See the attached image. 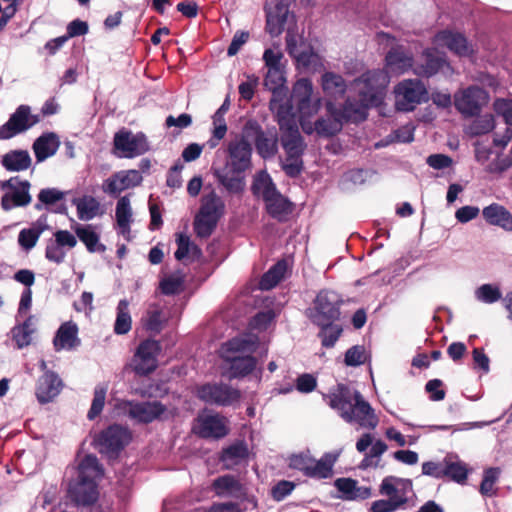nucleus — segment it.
<instances>
[{
	"label": "nucleus",
	"instance_id": "49530a36",
	"mask_svg": "<svg viewBox=\"0 0 512 512\" xmlns=\"http://www.w3.org/2000/svg\"><path fill=\"white\" fill-rule=\"evenodd\" d=\"M268 213L278 219H283L291 212V203L278 191L264 200Z\"/></svg>",
	"mask_w": 512,
	"mask_h": 512
},
{
	"label": "nucleus",
	"instance_id": "ea45409f",
	"mask_svg": "<svg viewBox=\"0 0 512 512\" xmlns=\"http://www.w3.org/2000/svg\"><path fill=\"white\" fill-rule=\"evenodd\" d=\"M46 228V219L39 218L30 228L22 229L18 235V244L26 251L31 250L38 242Z\"/></svg>",
	"mask_w": 512,
	"mask_h": 512
},
{
	"label": "nucleus",
	"instance_id": "774afa93",
	"mask_svg": "<svg viewBox=\"0 0 512 512\" xmlns=\"http://www.w3.org/2000/svg\"><path fill=\"white\" fill-rule=\"evenodd\" d=\"M202 512H243L237 502H215L209 507L203 508Z\"/></svg>",
	"mask_w": 512,
	"mask_h": 512
},
{
	"label": "nucleus",
	"instance_id": "4be33fe9",
	"mask_svg": "<svg viewBox=\"0 0 512 512\" xmlns=\"http://www.w3.org/2000/svg\"><path fill=\"white\" fill-rule=\"evenodd\" d=\"M433 45L436 49L447 47L451 52L460 57L471 56L475 49L467 39L458 32L441 31L435 35Z\"/></svg>",
	"mask_w": 512,
	"mask_h": 512
},
{
	"label": "nucleus",
	"instance_id": "a19ab883",
	"mask_svg": "<svg viewBox=\"0 0 512 512\" xmlns=\"http://www.w3.org/2000/svg\"><path fill=\"white\" fill-rule=\"evenodd\" d=\"M59 147V141L54 134L40 136L33 144L37 161L41 162L53 156Z\"/></svg>",
	"mask_w": 512,
	"mask_h": 512
},
{
	"label": "nucleus",
	"instance_id": "5fc2aeb1",
	"mask_svg": "<svg viewBox=\"0 0 512 512\" xmlns=\"http://www.w3.org/2000/svg\"><path fill=\"white\" fill-rule=\"evenodd\" d=\"M500 474V468L496 467H491L484 471L483 479L480 485V493L482 495L491 497L496 494L494 485L498 481Z\"/></svg>",
	"mask_w": 512,
	"mask_h": 512
},
{
	"label": "nucleus",
	"instance_id": "8fccbe9b",
	"mask_svg": "<svg viewBox=\"0 0 512 512\" xmlns=\"http://www.w3.org/2000/svg\"><path fill=\"white\" fill-rule=\"evenodd\" d=\"M46 258L57 264L64 259V231L59 230L55 233V238L50 239L46 247Z\"/></svg>",
	"mask_w": 512,
	"mask_h": 512
},
{
	"label": "nucleus",
	"instance_id": "bb28decb",
	"mask_svg": "<svg viewBox=\"0 0 512 512\" xmlns=\"http://www.w3.org/2000/svg\"><path fill=\"white\" fill-rule=\"evenodd\" d=\"M229 105V100L226 99L212 116L211 136L204 145L209 149H215L227 134L228 127L225 115L229 110Z\"/></svg>",
	"mask_w": 512,
	"mask_h": 512
},
{
	"label": "nucleus",
	"instance_id": "412c9836",
	"mask_svg": "<svg viewBox=\"0 0 512 512\" xmlns=\"http://www.w3.org/2000/svg\"><path fill=\"white\" fill-rule=\"evenodd\" d=\"M294 0H267L266 10V29L272 36H278L284 29L288 21L289 6Z\"/></svg>",
	"mask_w": 512,
	"mask_h": 512
},
{
	"label": "nucleus",
	"instance_id": "9d476101",
	"mask_svg": "<svg viewBox=\"0 0 512 512\" xmlns=\"http://www.w3.org/2000/svg\"><path fill=\"white\" fill-rule=\"evenodd\" d=\"M225 210L224 201L215 193L203 197L202 205L194 222V229L199 237H208L223 216Z\"/></svg>",
	"mask_w": 512,
	"mask_h": 512
},
{
	"label": "nucleus",
	"instance_id": "cd10ccee",
	"mask_svg": "<svg viewBox=\"0 0 512 512\" xmlns=\"http://www.w3.org/2000/svg\"><path fill=\"white\" fill-rule=\"evenodd\" d=\"M37 331V318L28 315L22 323L16 324L10 331L11 338L18 349H23L32 344L33 335Z\"/></svg>",
	"mask_w": 512,
	"mask_h": 512
},
{
	"label": "nucleus",
	"instance_id": "09e8293b",
	"mask_svg": "<svg viewBox=\"0 0 512 512\" xmlns=\"http://www.w3.org/2000/svg\"><path fill=\"white\" fill-rule=\"evenodd\" d=\"M287 262L279 261L271 267L261 278L259 286L262 290H269L275 287L284 277L287 271Z\"/></svg>",
	"mask_w": 512,
	"mask_h": 512
},
{
	"label": "nucleus",
	"instance_id": "9b49d317",
	"mask_svg": "<svg viewBox=\"0 0 512 512\" xmlns=\"http://www.w3.org/2000/svg\"><path fill=\"white\" fill-rule=\"evenodd\" d=\"M395 108L401 112H411L417 105L427 101L428 91L418 79H404L393 90Z\"/></svg>",
	"mask_w": 512,
	"mask_h": 512
},
{
	"label": "nucleus",
	"instance_id": "4468645a",
	"mask_svg": "<svg viewBox=\"0 0 512 512\" xmlns=\"http://www.w3.org/2000/svg\"><path fill=\"white\" fill-rule=\"evenodd\" d=\"M40 122L38 114H32L31 107L20 105L10 115L7 122L0 126V140H8L22 134Z\"/></svg>",
	"mask_w": 512,
	"mask_h": 512
},
{
	"label": "nucleus",
	"instance_id": "0eeeda50",
	"mask_svg": "<svg viewBox=\"0 0 512 512\" xmlns=\"http://www.w3.org/2000/svg\"><path fill=\"white\" fill-rule=\"evenodd\" d=\"M79 481L71 488V495L77 505L88 506L98 499L97 480L102 469L93 455H86L79 464Z\"/></svg>",
	"mask_w": 512,
	"mask_h": 512
},
{
	"label": "nucleus",
	"instance_id": "6e6d98bb",
	"mask_svg": "<svg viewBox=\"0 0 512 512\" xmlns=\"http://www.w3.org/2000/svg\"><path fill=\"white\" fill-rule=\"evenodd\" d=\"M184 275L181 272H175L163 277L160 282V289L166 295H172L182 290Z\"/></svg>",
	"mask_w": 512,
	"mask_h": 512
},
{
	"label": "nucleus",
	"instance_id": "e2e57ef3",
	"mask_svg": "<svg viewBox=\"0 0 512 512\" xmlns=\"http://www.w3.org/2000/svg\"><path fill=\"white\" fill-rule=\"evenodd\" d=\"M493 107L495 112L501 115L508 125H512V99H496Z\"/></svg>",
	"mask_w": 512,
	"mask_h": 512
},
{
	"label": "nucleus",
	"instance_id": "4c0bfd02",
	"mask_svg": "<svg viewBox=\"0 0 512 512\" xmlns=\"http://www.w3.org/2000/svg\"><path fill=\"white\" fill-rule=\"evenodd\" d=\"M72 229L90 252L105 251V246L100 243L99 234L95 230V227L92 225L75 223V226H72Z\"/></svg>",
	"mask_w": 512,
	"mask_h": 512
},
{
	"label": "nucleus",
	"instance_id": "c756f323",
	"mask_svg": "<svg viewBox=\"0 0 512 512\" xmlns=\"http://www.w3.org/2000/svg\"><path fill=\"white\" fill-rule=\"evenodd\" d=\"M469 472L468 465L457 454L449 453L444 457V477L458 484H464Z\"/></svg>",
	"mask_w": 512,
	"mask_h": 512
},
{
	"label": "nucleus",
	"instance_id": "20e7f679",
	"mask_svg": "<svg viewBox=\"0 0 512 512\" xmlns=\"http://www.w3.org/2000/svg\"><path fill=\"white\" fill-rule=\"evenodd\" d=\"M283 104L291 107L293 119L299 122L304 133H313L311 119L319 112L322 98L314 91L311 79L299 78L292 86L290 98L285 94Z\"/></svg>",
	"mask_w": 512,
	"mask_h": 512
},
{
	"label": "nucleus",
	"instance_id": "7ed1b4c3",
	"mask_svg": "<svg viewBox=\"0 0 512 512\" xmlns=\"http://www.w3.org/2000/svg\"><path fill=\"white\" fill-rule=\"evenodd\" d=\"M226 151V165L215 168L214 175L228 192L242 193L246 186L244 172L252 166V146L244 136H237L229 141Z\"/></svg>",
	"mask_w": 512,
	"mask_h": 512
},
{
	"label": "nucleus",
	"instance_id": "f257e3e1",
	"mask_svg": "<svg viewBox=\"0 0 512 512\" xmlns=\"http://www.w3.org/2000/svg\"><path fill=\"white\" fill-rule=\"evenodd\" d=\"M388 77L384 72L364 73L355 79L351 86L350 95L340 112L332 101L327 100V117L318 119L312 123L313 133L319 136L330 137L337 134L343 125V119L352 122L363 121L367 117L370 107H377L382 104L385 97V90Z\"/></svg>",
	"mask_w": 512,
	"mask_h": 512
},
{
	"label": "nucleus",
	"instance_id": "7c9ffc66",
	"mask_svg": "<svg viewBox=\"0 0 512 512\" xmlns=\"http://www.w3.org/2000/svg\"><path fill=\"white\" fill-rule=\"evenodd\" d=\"M167 320L168 314L164 307L159 303H151L142 316L141 323L146 330L159 333Z\"/></svg>",
	"mask_w": 512,
	"mask_h": 512
},
{
	"label": "nucleus",
	"instance_id": "37998d69",
	"mask_svg": "<svg viewBox=\"0 0 512 512\" xmlns=\"http://www.w3.org/2000/svg\"><path fill=\"white\" fill-rule=\"evenodd\" d=\"M212 488L219 497H236L241 490V484L235 477L224 475L213 481Z\"/></svg>",
	"mask_w": 512,
	"mask_h": 512
},
{
	"label": "nucleus",
	"instance_id": "79ce46f5",
	"mask_svg": "<svg viewBox=\"0 0 512 512\" xmlns=\"http://www.w3.org/2000/svg\"><path fill=\"white\" fill-rule=\"evenodd\" d=\"M251 189L254 196L261 197L263 200L271 195H275L277 192L272 178L266 171H260L255 174Z\"/></svg>",
	"mask_w": 512,
	"mask_h": 512
},
{
	"label": "nucleus",
	"instance_id": "a878e982",
	"mask_svg": "<svg viewBox=\"0 0 512 512\" xmlns=\"http://www.w3.org/2000/svg\"><path fill=\"white\" fill-rule=\"evenodd\" d=\"M194 431L204 438H221L227 434L225 419L219 415L202 414L197 418Z\"/></svg>",
	"mask_w": 512,
	"mask_h": 512
},
{
	"label": "nucleus",
	"instance_id": "c03bdc74",
	"mask_svg": "<svg viewBox=\"0 0 512 512\" xmlns=\"http://www.w3.org/2000/svg\"><path fill=\"white\" fill-rule=\"evenodd\" d=\"M338 454L328 453L321 459L315 460L312 458V464L309 466L307 476L315 478H327L332 473V468L336 462Z\"/></svg>",
	"mask_w": 512,
	"mask_h": 512
},
{
	"label": "nucleus",
	"instance_id": "0e129e2a",
	"mask_svg": "<svg viewBox=\"0 0 512 512\" xmlns=\"http://www.w3.org/2000/svg\"><path fill=\"white\" fill-rule=\"evenodd\" d=\"M282 58L283 53L279 48H268L263 54L266 68H283L281 65Z\"/></svg>",
	"mask_w": 512,
	"mask_h": 512
},
{
	"label": "nucleus",
	"instance_id": "f704fd0d",
	"mask_svg": "<svg viewBox=\"0 0 512 512\" xmlns=\"http://www.w3.org/2000/svg\"><path fill=\"white\" fill-rule=\"evenodd\" d=\"M115 216L119 234H121L126 240H130V225L133 219L130 200L127 196L121 197L118 200L116 205Z\"/></svg>",
	"mask_w": 512,
	"mask_h": 512
},
{
	"label": "nucleus",
	"instance_id": "ddd939ff",
	"mask_svg": "<svg viewBox=\"0 0 512 512\" xmlns=\"http://www.w3.org/2000/svg\"><path fill=\"white\" fill-rule=\"evenodd\" d=\"M281 130V144L286 156H300L305 150V143L298 129V123L291 112L276 116Z\"/></svg>",
	"mask_w": 512,
	"mask_h": 512
},
{
	"label": "nucleus",
	"instance_id": "de8ad7c7",
	"mask_svg": "<svg viewBox=\"0 0 512 512\" xmlns=\"http://www.w3.org/2000/svg\"><path fill=\"white\" fill-rule=\"evenodd\" d=\"M176 242L178 248L175 252V258L177 260H195L200 257V249L190 241L188 236L179 233Z\"/></svg>",
	"mask_w": 512,
	"mask_h": 512
},
{
	"label": "nucleus",
	"instance_id": "423d86ee",
	"mask_svg": "<svg viewBox=\"0 0 512 512\" xmlns=\"http://www.w3.org/2000/svg\"><path fill=\"white\" fill-rule=\"evenodd\" d=\"M379 493L384 498L374 501L370 512H395L408 503L413 484L409 479L387 476L379 486Z\"/></svg>",
	"mask_w": 512,
	"mask_h": 512
},
{
	"label": "nucleus",
	"instance_id": "603ef678",
	"mask_svg": "<svg viewBox=\"0 0 512 512\" xmlns=\"http://www.w3.org/2000/svg\"><path fill=\"white\" fill-rule=\"evenodd\" d=\"M255 145L258 153L263 158L273 157L277 152V139L275 135L267 136L262 132H257Z\"/></svg>",
	"mask_w": 512,
	"mask_h": 512
},
{
	"label": "nucleus",
	"instance_id": "393cba45",
	"mask_svg": "<svg viewBox=\"0 0 512 512\" xmlns=\"http://www.w3.org/2000/svg\"><path fill=\"white\" fill-rule=\"evenodd\" d=\"M142 181V175L137 170H126L115 173L105 180L102 189L110 195H118L122 191L139 185Z\"/></svg>",
	"mask_w": 512,
	"mask_h": 512
},
{
	"label": "nucleus",
	"instance_id": "58836bf2",
	"mask_svg": "<svg viewBox=\"0 0 512 512\" xmlns=\"http://www.w3.org/2000/svg\"><path fill=\"white\" fill-rule=\"evenodd\" d=\"M32 160L25 150H13L2 156V166L10 172L25 171L31 166Z\"/></svg>",
	"mask_w": 512,
	"mask_h": 512
},
{
	"label": "nucleus",
	"instance_id": "a18cd8bd",
	"mask_svg": "<svg viewBox=\"0 0 512 512\" xmlns=\"http://www.w3.org/2000/svg\"><path fill=\"white\" fill-rule=\"evenodd\" d=\"M132 328V317L129 310V302L126 299L119 301L116 307V319L114 332L117 335H125Z\"/></svg>",
	"mask_w": 512,
	"mask_h": 512
},
{
	"label": "nucleus",
	"instance_id": "052dcab7",
	"mask_svg": "<svg viewBox=\"0 0 512 512\" xmlns=\"http://www.w3.org/2000/svg\"><path fill=\"white\" fill-rule=\"evenodd\" d=\"M366 353L363 346H353L345 354V364L348 366H358L365 362Z\"/></svg>",
	"mask_w": 512,
	"mask_h": 512
},
{
	"label": "nucleus",
	"instance_id": "864d4df0",
	"mask_svg": "<svg viewBox=\"0 0 512 512\" xmlns=\"http://www.w3.org/2000/svg\"><path fill=\"white\" fill-rule=\"evenodd\" d=\"M64 198V192L55 188L42 189L38 194V202L35 204L36 210H42L44 207L48 210L58 201Z\"/></svg>",
	"mask_w": 512,
	"mask_h": 512
},
{
	"label": "nucleus",
	"instance_id": "69168bd1",
	"mask_svg": "<svg viewBox=\"0 0 512 512\" xmlns=\"http://www.w3.org/2000/svg\"><path fill=\"white\" fill-rule=\"evenodd\" d=\"M414 131H415L414 125H412V124L404 125L389 136L391 138L390 142H400V143L411 142L414 139Z\"/></svg>",
	"mask_w": 512,
	"mask_h": 512
},
{
	"label": "nucleus",
	"instance_id": "473e14b6",
	"mask_svg": "<svg viewBox=\"0 0 512 512\" xmlns=\"http://www.w3.org/2000/svg\"><path fill=\"white\" fill-rule=\"evenodd\" d=\"M335 487L341 493L344 500H364L371 496V488L358 486L357 481L350 478H339L335 481Z\"/></svg>",
	"mask_w": 512,
	"mask_h": 512
},
{
	"label": "nucleus",
	"instance_id": "c85d7f7f",
	"mask_svg": "<svg viewBox=\"0 0 512 512\" xmlns=\"http://www.w3.org/2000/svg\"><path fill=\"white\" fill-rule=\"evenodd\" d=\"M61 388V380L53 372H46L39 378L35 395L37 400L44 404L53 400L59 393Z\"/></svg>",
	"mask_w": 512,
	"mask_h": 512
},
{
	"label": "nucleus",
	"instance_id": "f03ea898",
	"mask_svg": "<svg viewBox=\"0 0 512 512\" xmlns=\"http://www.w3.org/2000/svg\"><path fill=\"white\" fill-rule=\"evenodd\" d=\"M325 400L347 423L367 429H374L378 425V418L370 404L350 386L338 384L325 396Z\"/></svg>",
	"mask_w": 512,
	"mask_h": 512
},
{
	"label": "nucleus",
	"instance_id": "c9c22d12",
	"mask_svg": "<svg viewBox=\"0 0 512 512\" xmlns=\"http://www.w3.org/2000/svg\"><path fill=\"white\" fill-rule=\"evenodd\" d=\"M320 85L326 97L337 99L342 97L347 89V85L343 77L334 72H325L320 79Z\"/></svg>",
	"mask_w": 512,
	"mask_h": 512
},
{
	"label": "nucleus",
	"instance_id": "bf43d9fd",
	"mask_svg": "<svg viewBox=\"0 0 512 512\" xmlns=\"http://www.w3.org/2000/svg\"><path fill=\"white\" fill-rule=\"evenodd\" d=\"M321 327L322 330L319 335L322 339V345L325 347L334 346L342 332V329L338 325H332V323L328 324V326Z\"/></svg>",
	"mask_w": 512,
	"mask_h": 512
},
{
	"label": "nucleus",
	"instance_id": "39448f33",
	"mask_svg": "<svg viewBox=\"0 0 512 512\" xmlns=\"http://www.w3.org/2000/svg\"><path fill=\"white\" fill-rule=\"evenodd\" d=\"M257 338L253 335H244L233 338L221 346L220 356L230 363L232 377L249 374L256 365V360L250 353L255 351Z\"/></svg>",
	"mask_w": 512,
	"mask_h": 512
},
{
	"label": "nucleus",
	"instance_id": "b1692460",
	"mask_svg": "<svg viewBox=\"0 0 512 512\" xmlns=\"http://www.w3.org/2000/svg\"><path fill=\"white\" fill-rule=\"evenodd\" d=\"M385 67L386 70L378 69L367 71L366 73L384 72L388 77V82H390L389 73L393 75H401L414 67L413 57L412 55L406 53L405 50L400 46L391 48V50L387 53L385 58ZM388 84L389 83H387V85Z\"/></svg>",
	"mask_w": 512,
	"mask_h": 512
},
{
	"label": "nucleus",
	"instance_id": "4d7b16f0",
	"mask_svg": "<svg viewBox=\"0 0 512 512\" xmlns=\"http://www.w3.org/2000/svg\"><path fill=\"white\" fill-rule=\"evenodd\" d=\"M107 390V384H99L95 387L92 404L87 414V417L90 420L96 418L102 412L105 404Z\"/></svg>",
	"mask_w": 512,
	"mask_h": 512
},
{
	"label": "nucleus",
	"instance_id": "3c124183",
	"mask_svg": "<svg viewBox=\"0 0 512 512\" xmlns=\"http://www.w3.org/2000/svg\"><path fill=\"white\" fill-rule=\"evenodd\" d=\"M476 300L485 304H493L502 298V292L496 284H482L474 291Z\"/></svg>",
	"mask_w": 512,
	"mask_h": 512
},
{
	"label": "nucleus",
	"instance_id": "6ab92c4d",
	"mask_svg": "<svg viewBox=\"0 0 512 512\" xmlns=\"http://www.w3.org/2000/svg\"><path fill=\"white\" fill-rule=\"evenodd\" d=\"M130 439L128 429L112 425L98 435L96 445L101 453L113 458L129 443Z\"/></svg>",
	"mask_w": 512,
	"mask_h": 512
},
{
	"label": "nucleus",
	"instance_id": "6e6552de",
	"mask_svg": "<svg viewBox=\"0 0 512 512\" xmlns=\"http://www.w3.org/2000/svg\"><path fill=\"white\" fill-rule=\"evenodd\" d=\"M286 49L295 60L298 69L315 73L325 68L323 57L308 46L300 35L290 29L286 35Z\"/></svg>",
	"mask_w": 512,
	"mask_h": 512
},
{
	"label": "nucleus",
	"instance_id": "f3484780",
	"mask_svg": "<svg viewBox=\"0 0 512 512\" xmlns=\"http://www.w3.org/2000/svg\"><path fill=\"white\" fill-rule=\"evenodd\" d=\"M488 100L487 92L477 86L459 90L454 94V105L465 117L478 114L482 107L488 103Z\"/></svg>",
	"mask_w": 512,
	"mask_h": 512
},
{
	"label": "nucleus",
	"instance_id": "e433bc0d",
	"mask_svg": "<svg viewBox=\"0 0 512 512\" xmlns=\"http://www.w3.org/2000/svg\"><path fill=\"white\" fill-rule=\"evenodd\" d=\"M485 220L495 226H499L506 231H512V215L503 206L491 204L482 211Z\"/></svg>",
	"mask_w": 512,
	"mask_h": 512
},
{
	"label": "nucleus",
	"instance_id": "a211bd4d",
	"mask_svg": "<svg viewBox=\"0 0 512 512\" xmlns=\"http://www.w3.org/2000/svg\"><path fill=\"white\" fill-rule=\"evenodd\" d=\"M285 82L283 68H267L264 85L272 92L270 109L275 116L291 112V107L283 104L286 93L284 89Z\"/></svg>",
	"mask_w": 512,
	"mask_h": 512
},
{
	"label": "nucleus",
	"instance_id": "13d9d810",
	"mask_svg": "<svg viewBox=\"0 0 512 512\" xmlns=\"http://www.w3.org/2000/svg\"><path fill=\"white\" fill-rule=\"evenodd\" d=\"M494 127V117L487 114L475 119L468 127V133L472 136L483 135L492 131Z\"/></svg>",
	"mask_w": 512,
	"mask_h": 512
},
{
	"label": "nucleus",
	"instance_id": "338daca9",
	"mask_svg": "<svg viewBox=\"0 0 512 512\" xmlns=\"http://www.w3.org/2000/svg\"><path fill=\"white\" fill-rule=\"evenodd\" d=\"M312 464V457L308 453L295 454L290 457L289 465L307 475L309 466Z\"/></svg>",
	"mask_w": 512,
	"mask_h": 512
},
{
	"label": "nucleus",
	"instance_id": "2eb2a0df",
	"mask_svg": "<svg viewBox=\"0 0 512 512\" xmlns=\"http://www.w3.org/2000/svg\"><path fill=\"white\" fill-rule=\"evenodd\" d=\"M4 194L1 198V208L10 211L16 207H25L31 203L30 183L12 177L1 183Z\"/></svg>",
	"mask_w": 512,
	"mask_h": 512
},
{
	"label": "nucleus",
	"instance_id": "2f4dec72",
	"mask_svg": "<svg viewBox=\"0 0 512 512\" xmlns=\"http://www.w3.org/2000/svg\"><path fill=\"white\" fill-rule=\"evenodd\" d=\"M77 216L82 221H89L104 213L100 202L93 196L84 195L72 200Z\"/></svg>",
	"mask_w": 512,
	"mask_h": 512
},
{
	"label": "nucleus",
	"instance_id": "dca6fc26",
	"mask_svg": "<svg viewBox=\"0 0 512 512\" xmlns=\"http://www.w3.org/2000/svg\"><path fill=\"white\" fill-rule=\"evenodd\" d=\"M115 155L120 158H134L149 150V144L144 134H133L121 130L114 136Z\"/></svg>",
	"mask_w": 512,
	"mask_h": 512
},
{
	"label": "nucleus",
	"instance_id": "1a4fd4ad",
	"mask_svg": "<svg viewBox=\"0 0 512 512\" xmlns=\"http://www.w3.org/2000/svg\"><path fill=\"white\" fill-rule=\"evenodd\" d=\"M117 415H127L137 422L148 423L155 419L167 418L174 415V410H168L160 402L134 403L125 400H119L115 404Z\"/></svg>",
	"mask_w": 512,
	"mask_h": 512
},
{
	"label": "nucleus",
	"instance_id": "72a5a7b5",
	"mask_svg": "<svg viewBox=\"0 0 512 512\" xmlns=\"http://www.w3.org/2000/svg\"><path fill=\"white\" fill-rule=\"evenodd\" d=\"M434 49H426L423 52V58L425 60V64H416L413 67V72L422 77H430L434 74H436L439 70L446 67L447 69H450L449 64L446 62L444 57L442 56H435L434 55Z\"/></svg>",
	"mask_w": 512,
	"mask_h": 512
},
{
	"label": "nucleus",
	"instance_id": "aec40b11",
	"mask_svg": "<svg viewBox=\"0 0 512 512\" xmlns=\"http://www.w3.org/2000/svg\"><path fill=\"white\" fill-rule=\"evenodd\" d=\"M197 397L205 403L228 406L238 401L240 394L238 390L226 384H203L196 388Z\"/></svg>",
	"mask_w": 512,
	"mask_h": 512
},
{
	"label": "nucleus",
	"instance_id": "5701e85b",
	"mask_svg": "<svg viewBox=\"0 0 512 512\" xmlns=\"http://www.w3.org/2000/svg\"><path fill=\"white\" fill-rule=\"evenodd\" d=\"M160 350V346L155 340L143 341L134 356V369L138 374H148L157 366L156 356Z\"/></svg>",
	"mask_w": 512,
	"mask_h": 512
},
{
	"label": "nucleus",
	"instance_id": "f8f14e48",
	"mask_svg": "<svg viewBox=\"0 0 512 512\" xmlns=\"http://www.w3.org/2000/svg\"><path fill=\"white\" fill-rule=\"evenodd\" d=\"M339 297L335 292L322 291L314 306L308 310V317L318 326H328L339 316Z\"/></svg>",
	"mask_w": 512,
	"mask_h": 512
},
{
	"label": "nucleus",
	"instance_id": "680f3d73",
	"mask_svg": "<svg viewBox=\"0 0 512 512\" xmlns=\"http://www.w3.org/2000/svg\"><path fill=\"white\" fill-rule=\"evenodd\" d=\"M282 168L290 177L299 175L303 168L302 157L285 156L284 160L282 161Z\"/></svg>",
	"mask_w": 512,
	"mask_h": 512
}]
</instances>
